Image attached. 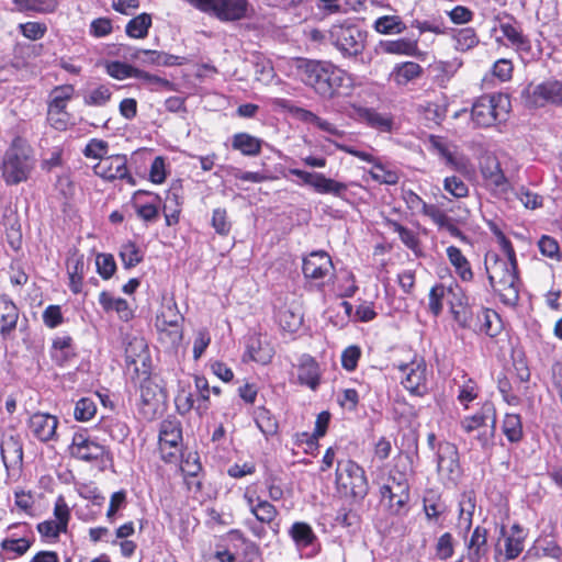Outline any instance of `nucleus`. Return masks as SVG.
Masks as SVG:
<instances>
[{"label":"nucleus","instance_id":"1","mask_svg":"<svg viewBox=\"0 0 562 562\" xmlns=\"http://www.w3.org/2000/svg\"><path fill=\"white\" fill-rule=\"evenodd\" d=\"M297 76L324 99L339 93V89L350 85V78L342 69L329 61L297 60Z\"/></svg>","mask_w":562,"mask_h":562},{"label":"nucleus","instance_id":"2","mask_svg":"<svg viewBox=\"0 0 562 562\" xmlns=\"http://www.w3.org/2000/svg\"><path fill=\"white\" fill-rule=\"evenodd\" d=\"M484 267L491 288L503 304L514 307L519 301L517 261L505 260L495 252H487Z\"/></svg>","mask_w":562,"mask_h":562},{"label":"nucleus","instance_id":"3","mask_svg":"<svg viewBox=\"0 0 562 562\" xmlns=\"http://www.w3.org/2000/svg\"><path fill=\"white\" fill-rule=\"evenodd\" d=\"M36 164L34 150L22 137H15L5 150L1 162V175L9 186L24 182Z\"/></svg>","mask_w":562,"mask_h":562},{"label":"nucleus","instance_id":"4","mask_svg":"<svg viewBox=\"0 0 562 562\" xmlns=\"http://www.w3.org/2000/svg\"><path fill=\"white\" fill-rule=\"evenodd\" d=\"M497 414L493 402L485 401L472 415L460 420V428L465 434L479 431L475 439L485 449L492 445L496 431Z\"/></svg>","mask_w":562,"mask_h":562},{"label":"nucleus","instance_id":"5","mask_svg":"<svg viewBox=\"0 0 562 562\" xmlns=\"http://www.w3.org/2000/svg\"><path fill=\"white\" fill-rule=\"evenodd\" d=\"M338 490L355 499H363L369 491L364 470L352 460H340L336 468Z\"/></svg>","mask_w":562,"mask_h":562},{"label":"nucleus","instance_id":"6","mask_svg":"<svg viewBox=\"0 0 562 562\" xmlns=\"http://www.w3.org/2000/svg\"><path fill=\"white\" fill-rule=\"evenodd\" d=\"M366 38L367 32L350 23L334 24L329 30L330 43L346 57L360 55Z\"/></svg>","mask_w":562,"mask_h":562},{"label":"nucleus","instance_id":"7","mask_svg":"<svg viewBox=\"0 0 562 562\" xmlns=\"http://www.w3.org/2000/svg\"><path fill=\"white\" fill-rule=\"evenodd\" d=\"M382 499L387 503L390 510L400 514L409 501V483L406 473L393 469L380 487Z\"/></svg>","mask_w":562,"mask_h":562},{"label":"nucleus","instance_id":"8","mask_svg":"<svg viewBox=\"0 0 562 562\" xmlns=\"http://www.w3.org/2000/svg\"><path fill=\"white\" fill-rule=\"evenodd\" d=\"M70 454L85 462H104L109 450L87 432H76L69 447Z\"/></svg>","mask_w":562,"mask_h":562},{"label":"nucleus","instance_id":"9","mask_svg":"<svg viewBox=\"0 0 562 562\" xmlns=\"http://www.w3.org/2000/svg\"><path fill=\"white\" fill-rule=\"evenodd\" d=\"M125 362L133 375H149L151 360L148 345L143 337L128 338L125 347Z\"/></svg>","mask_w":562,"mask_h":562},{"label":"nucleus","instance_id":"10","mask_svg":"<svg viewBox=\"0 0 562 562\" xmlns=\"http://www.w3.org/2000/svg\"><path fill=\"white\" fill-rule=\"evenodd\" d=\"M138 413L145 420H154L162 412L166 398L164 390L146 376L140 384Z\"/></svg>","mask_w":562,"mask_h":562},{"label":"nucleus","instance_id":"11","mask_svg":"<svg viewBox=\"0 0 562 562\" xmlns=\"http://www.w3.org/2000/svg\"><path fill=\"white\" fill-rule=\"evenodd\" d=\"M521 98L535 105L548 103L562 105V82L549 79L538 85L529 83L520 92Z\"/></svg>","mask_w":562,"mask_h":562},{"label":"nucleus","instance_id":"12","mask_svg":"<svg viewBox=\"0 0 562 562\" xmlns=\"http://www.w3.org/2000/svg\"><path fill=\"white\" fill-rule=\"evenodd\" d=\"M437 471L442 480L451 484H457L462 470L456 445L448 441H443L438 445Z\"/></svg>","mask_w":562,"mask_h":562},{"label":"nucleus","instance_id":"13","mask_svg":"<svg viewBox=\"0 0 562 562\" xmlns=\"http://www.w3.org/2000/svg\"><path fill=\"white\" fill-rule=\"evenodd\" d=\"M402 372V385L415 396H424L428 392L427 367L424 360H414L398 367Z\"/></svg>","mask_w":562,"mask_h":562},{"label":"nucleus","instance_id":"14","mask_svg":"<svg viewBox=\"0 0 562 562\" xmlns=\"http://www.w3.org/2000/svg\"><path fill=\"white\" fill-rule=\"evenodd\" d=\"M97 176L109 180H126L131 186H135V179L127 169V158L125 155H112L102 158L95 166Z\"/></svg>","mask_w":562,"mask_h":562},{"label":"nucleus","instance_id":"15","mask_svg":"<svg viewBox=\"0 0 562 562\" xmlns=\"http://www.w3.org/2000/svg\"><path fill=\"white\" fill-rule=\"evenodd\" d=\"M290 172L300 178L305 184L313 187L321 194H333L341 198L347 191L345 183L326 178L323 173L308 172L301 169H291Z\"/></svg>","mask_w":562,"mask_h":562},{"label":"nucleus","instance_id":"16","mask_svg":"<svg viewBox=\"0 0 562 562\" xmlns=\"http://www.w3.org/2000/svg\"><path fill=\"white\" fill-rule=\"evenodd\" d=\"M302 270L306 279L322 281L333 274L334 265L326 251L318 250L303 259Z\"/></svg>","mask_w":562,"mask_h":562},{"label":"nucleus","instance_id":"17","mask_svg":"<svg viewBox=\"0 0 562 562\" xmlns=\"http://www.w3.org/2000/svg\"><path fill=\"white\" fill-rule=\"evenodd\" d=\"M352 116L381 133H392L397 130L394 117L390 113L379 112L376 108H355Z\"/></svg>","mask_w":562,"mask_h":562},{"label":"nucleus","instance_id":"18","mask_svg":"<svg viewBox=\"0 0 562 562\" xmlns=\"http://www.w3.org/2000/svg\"><path fill=\"white\" fill-rule=\"evenodd\" d=\"M0 452L7 470L20 468L23 463V443L15 431L5 432L0 442Z\"/></svg>","mask_w":562,"mask_h":562},{"label":"nucleus","instance_id":"19","mask_svg":"<svg viewBox=\"0 0 562 562\" xmlns=\"http://www.w3.org/2000/svg\"><path fill=\"white\" fill-rule=\"evenodd\" d=\"M480 169L482 177L495 192L506 193L509 190L510 183L505 177L501 164L495 156L488 155L484 157L481 161Z\"/></svg>","mask_w":562,"mask_h":562},{"label":"nucleus","instance_id":"20","mask_svg":"<svg viewBox=\"0 0 562 562\" xmlns=\"http://www.w3.org/2000/svg\"><path fill=\"white\" fill-rule=\"evenodd\" d=\"M248 0H218L209 15L221 22H236L248 15Z\"/></svg>","mask_w":562,"mask_h":562},{"label":"nucleus","instance_id":"21","mask_svg":"<svg viewBox=\"0 0 562 562\" xmlns=\"http://www.w3.org/2000/svg\"><path fill=\"white\" fill-rule=\"evenodd\" d=\"M426 144L428 150L442 158L447 166L456 170H461L465 167L463 158L458 157L457 155V146L449 143L443 137L438 135H429Z\"/></svg>","mask_w":562,"mask_h":562},{"label":"nucleus","instance_id":"22","mask_svg":"<svg viewBox=\"0 0 562 562\" xmlns=\"http://www.w3.org/2000/svg\"><path fill=\"white\" fill-rule=\"evenodd\" d=\"M497 20L499 30L513 47L521 50L530 49L529 40L522 34L519 23L513 15L504 13L503 16L498 15Z\"/></svg>","mask_w":562,"mask_h":562},{"label":"nucleus","instance_id":"23","mask_svg":"<svg viewBox=\"0 0 562 562\" xmlns=\"http://www.w3.org/2000/svg\"><path fill=\"white\" fill-rule=\"evenodd\" d=\"M58 419L49 414L36 413L29 420V427L35 438L46 442L55 439Z\"/></svg>","mask_w":562,"mask_h":562},{"label":"nucleus","instance_id":"24","mask_svg":"<svg viewBox=\"0 0 562 562\" xmlns=\"http://www.w3.org/2000/svg\"><path fill=\"white\" fill-rule=\"evenodd\" d=\"M509 108H471L470 119L475 127H490L506 122Z\"/></svg>","mask_w":562,"mask_h":562},{"label":"nucleus","instance_id":"25","mask_svg":"<svg viewBox=\"0 0 562 562\" xmlns=\"http://www.w3.org/2000/svg\"><path fill=\"white\" fill-rule=\"evenodd\" d=\"M19 308L7 295H0V335L9 337L16 328Z\"/></svg>","mask_w":562,"mask_h":562},{"label":"nucleus","instance_id":"26","mask_svg":"<svg viewBox=\"0 0 562 562\" xmlns=\"http://www.w3.org/2000/svg\"><path fill=\"white\" fill-rule=\"evenodd\" d=\"M468 554L467 558L470 562H480L488 553L487 544V530L477 526L470 540L467 542Z\"/></svg>","mask_w":562,"mask_h":562},{"label":"nucleus","instance_id":"27","mask_svg":"<svg viewBox=\"0 0 562 562\" xmlns=\"http://www.w3.org/2000/svg\"><path fill=\"white\" fill-rule=\"evenodd\" d=\"M297 379L302 385L316 390L319 384V367L313 357L303 355L300 358Z\"/></svg>","mask_w":562,"mask_h":562},{"label":"nucleus","instance_id":"28","mask_svg":"<svg viewBox=\"0 0 562 562\" xmlns=\"http://www.w3.org/2000/svg\"><path fill=\"white\" fill-rule=\"evenodd\" d=\"M132 57L144 65L173 66L181 65L183 57L158 50L137 49Z\"/></svg>","mask_w":562,"mask_h":562},{"label":"nucleus","instance_id":"29","mask_svg":"<svg viewBox=\"0 0 562 562\" xmlns=\"http://www.w3.org/2000/svg\"><path fill=\"white\" fill-rule=\"evenodd\" d=\"M476 497L473 491L463 492L459 499V528L469 531L472 526V518L475 510Z\"/></svg>","mask_w":562,"mask_h":562},{"label":"nucleus","instance_id":"30","mask_svg":"<svg viewBox=\"0 0 562 562\" xmlns=\"http://www.w3.org/2000/svg\"><path fill=\"white\" fill-rule=\"evenodd\" d=\"M447 257L462 281L469 282L473 279L471 265L458 247L449 246L447 248Z\"/></svg>","mask_w":562,"mask_h":562},{"label":"nucleus","instance_id":"31","mask_svg":"<svg viewBox=\"0 0 562 562\" xmlns=\"http://www.w3.org/2000/svg\"><path fill=\"white\" fill-rule=\"evenodd\" d=\"M381 52L393 55L413 56L418 50L417 42L411 38H398L394 41H381Z\"/></svg>","mask_w":562,"mask_h":562},{"label":"nucleus","instance_id":"32","mask_svg":"<svg viewBox=\"0 0 562 562\" xmlns=\"http://www.w3.org/2000/svg\"><path fill=\"white\" fill-rule=\"evenodd\" d=\"M384 225L396 233L401 241L413 252L418 254L420 250V243L418 236L409 228L403 226L397 221L385 218Z\"/></svg>","mask_w":562,"mask_h":562},{"label":"nucleus","instance_id":"33","mask_svg":"<svg viewBox=\"0 0 562 562\" xmlns=\"http://www.w3.org/2000/svg\"><path fill=\"white\" fill-rule=\"evenodd\" d=\"M262 140L247 133L233 136L232 146L245 156H257L261 153Z\"/></svg>","mask_w":562,"mask_h":562},{"label":"nucleus","instance_id":"34","mask_svg":"<svg viewBox=\"0 0 562 562\" xmlns=\"http://www.w3.org/2000/svg\"><path fill=\"white\" fill-rule=\"evenodd\" d=\"M99 303L105 312L115 311L119 317L123 321H128L132 317V311L124 299L114 297L110 293L103 291L99 295Z\"/></svg>","mask_w":562,"mask_h":562},{"label":"nucleus","instance_id":"35","mask_svg":"<svg viewBox=\"0 0 562 562\" xmlns=\"http://www.w3.org/2000/svg\"><path fill=\"white\" fill-rule=\"evenodd\" d=\"M479 329L490 337H496L503 329L499 315L490 308L482 310L477 314Z\"/></svg>","mask_w":562,"mask_h":562},{"label":"nucleus","instance_id":"36","mask_svg":"<svg viewBox=\"0 0 562 562\" xmlns=\"http://www.w3.org/2000/svg\"><path fill=\"white\" fill-rule=\"evenodd\" d=\"M289 533L299 549L307 548L317 540L312 527L303 521L294 522Z\"/></svg>","mask_w":562,"mask_h":562},{"label":"nucleus","instance_id":"37","mask_svg":"<svg viewBox=\"0 0 562 562\" xmlns=\"http://www.w3.org/2000/svg\"><path fill=\"white\" fill-rule=\"evenodd\" d=\"M183 321L175 302L162 305L161 312L157 315L156 327L158 330H166L168 326H181Z\"/></svg>","mask_w":562,"mask_h":562},{"label":"nucleus","instance_id":"38","mask_svg":"<svg viewBox=\"0 0 562 562\" xmlns=\"http://www.w3.org/2000/svg\"><path fill=\"white\" fill-rule=\"evenodd\" d=\"M251 514L259 522L269 525L274 533L278 532L279 524H274L278 510L274 505L266 499L257 498L256 508H252Z\"/></svg>","mask_w":562,"mask_h":562},{"label":"nucleus","instance_id":"39","mask_svg":"<svg viewBox=\"0 0 562 562\" xmlns=\"http://www.w3.org/2000/svg\"><path fill=\"white\" fill-rule=\"evenodd\" d=\"M255 79L263 85L270 83L274 78L271 60L261 54H254L251 58Z\"/></svg>","mask_w":562,"mask_h":562},{"label":"nucleus","instance_id":"40","mask_svg":"<svg viewBox=\"0 0 562 562\" xmlns=\"http://www.w3.org/2000/svg\"><path fill=\"white\" fill-rule=\"evenodd\" d=\"M454 48L465 53L476 47L480 43L479 35L473 27H462L453 32Z\"/></svg>","mask_w":562,"mask_h":562},{"label":"nucleus","instance_id":"41","mask_svg":"<svg viewBox=\"0 0 562 562\" xmlns=\"http://www.w3.org/2000/svg\"><path fill=\"white\" fill-rule=\"evenodd\" d=\"M373 29L380 34L395 35L403 33L406 25L398 15H383L374 21Z\"/></svg>","mask_w":562,"mask_h":562},{"label":"nucleus","instance_id":"42","mask_svg":"<svg viewBox=\"0 0 562 562\" xmlns=\"http://www.w3.org/2000/svg\"><path fill=\"white\" fill-rule=\"evenodd\" d=\"M502 431L509 442H519L524 437L521 417L518 414H506L502 424Z\"/></svg>","mask_w":562,"mask_h":562},{"label":"nucleus","instance_id":"43","mask_svg":"<svg viewBox=\"0 0 562 562\" xmlns=\"http://www.w3.org/2000/svg\"><path fill=\"white\" fill-rule=\"evenodd\" d=\"M255 423L266 437L276 435L279 428L277 418L269 409L262 406L258 407L255 412Z\"/></svg>","mask_w":562,"mask_h":562},{"label":"nucleus","instance_id":"44","mask_svg":"<svg viewBox=\"0 0 562 562\" xmlns=\"http://www.w3.org/2000/svg\"><path fill=\"white\" fill-rule=\"evenodd\" d=\"M142 195H153V198L157 201H159L160 198L158 194H153V193L144 191V190H138L134 193V200H135L134 207H135L136 214L138 215V217H140L145 222H153L158 216V207L154 203L139 204L137 202V200Z\"/></svg>","mask_w":562,"mask_h":562},{"label":"nucleus","instance_id":"45","mask_svg":"<svg viewBox=\"0 0 562 562\" xmlns=\"http://www.w3.org/2000/svg\"><path fill=\"white\" fill-rule=\"evenodd\" d=\"M151 26V16L148 13H140L128 21L125 27L126 34L132 38H144Z\"/></svg>","mask_w":562,"mask_h":562},{"label":"nucleus","instance_id":"46","mask_svg":"<svg viewBox=\"0 0 562 562\" xmlns=\"http://www.w3.org/2000/svg\"><path fill=\"white\" fill-rule=\"evenodd\" d=\"M182 439L181 429L171 422H164L159 431V445L160 449H164L165 446H169L171 448L178 447L179 442Z\"/></svg>","mask_w":562,"mask_h":562},{"label":"nucleus","instance_id":"47","mask_svg":"<svg viewBox=\"0 0 562 562\" xmlns=\"http://www.w3.org/2000/svg\"><path fill=\"white\" fill-rule=\"evenodd\" d=\"M106 72L115 79L123 80L126 78H143L148 77L142 70L132 67L122 61H111L106 65Z\"/></svg>","mask_w":562,"mask_h":562},{"label":"nucleus","instance_id":"48","mask_svg":"<svg viewBox=\"0 0 562 562\" xmlns=\"http://www.w3.org/2000/svg\"><path fill=\"white\" fill-rule=\"evenodd\" d=\"M422 213L431 218V221L439 227H446L451 232V234L462 236V233L451 224L450 218L437 205L427 204Z\"/></svg>","mask_w":562,"mask_h":562},{"label":"nucleus","instance_id":"49","mask_svg":"<svg viewBox=\"0 0 562 562\" xmlns=\"http://www.w3.org/2000/svg\"><path fill=\"white\" fill-rule=\"evenodd\" d=\"M85 274L83 256L77 257L68 263L69 288L74 293H80Z\"/></svg>","mask_w":562,"mask_h":562},{"label":"nucleus","instance_id":"50","mask_svg":"<svg viewBox=\"0 0 562 562\" xmlns=\"http://www.w3.org/2000/svg\"><path fill=\"white\" fill-rule=\"evenodd\" d=\"M248 353L254 361L267 363L272 358V349L263 345L259 337H251L247 346Z\"/></svg>","mask_w":562,"mask_h":562},{"label":"nucleus","instance_id":"51","mask_svg":"<svg viewBox=\"0 0 562 562\" xmlns=\"http://www.w3.org/2000/svg\"><path fill=\"white\" fill-rule=\"evenodd\" d=\"M178 199V193L175 190H169L166 194L162 211L168 226L175 225L179 221L180 204Z\"/></svg>","mask_w":562,"mask_h":562},{"label":"nucleus","instance_id":"52","mask_svg":"<svg viewBox=\"0 0 562 562\" xmlns=\"http://www.w3.org/2000/svg\"><path fill=\"white\" fill-rule=\"evenodd\" d=\"M422 67L414 61H406L396 67L394 78L398 85H406L407 82L418 78L422 74Z\"/></svg>","mask_w":562,"mask_h":562},{"label":"nucleus","instance_id":"53","mask_svg":"<svg viewBox=\"0 0 562 562\" xmlns=\"http://www.w3.org/2000/svg\"><path fill=\"white\" fill-rule=\"evenodd\" d=\"M97 413V403L91 397H82L76 402L74 417L78 422H89Z\"/></svg>","mask_w":562,"mask_h":562},{"label":"nucleus","instance_id":"54","mask_svg":"<svg viewBox=\"0 0 562 562\" xmlns=\"http://www.w3.org/2000/svg\"><path fill=\"white\" fill-rule=\"evenodd\" d=\"M120 257L124 268L131 269L143 261V254L135 243L128 241L122 245Z\"/></svg>","mask_w":562,"mask_h":562},{"label":"nucleus","instance_id":"55","mask_svg":"<svg viewBox=\"0 0 562 562\" xmlns=\"http://www.w3.org/2000/svg\"><path fill=\"white\" fill-rule=\"evenodd\" d=\"M278 321L283 330L295 333L302 326L303 317L291 310H283L279 312Z\"/></svg>","mask_w":562,"mask_h":562},{"label":"nucleus","instance_id":"56","mask_svg":"<svg viewBox=\"0 0 562 562\" xmlns=\"http://www.w3.org/2000/svg\"><path fill=\"white\" fill-rule=\"evenodd\" d=\"M33 540L26 537H21L16 539L7 538L1 541L0 547L2 550L8 552H13L18 557L25 554L29 549L32 547Z\"/></svg>","mask_w":562,"mask_h":562},{"label":"nucleus","instance_id":"57","mask_svg":"<svg viewBox=\"0 0 562 562\" xmlns=\"http://www.w3.org/2000/svg\"><path fill=\"white\" fill-rule=\"evenodd\" d=\"M66 108H48L47 121L55 130L64 131L70 124V115Z\"/></svg>","mask_w":562,"mask_h":562},{"label":"nucleus","instance_id":"58","mask_svg":"<svg viewBox=\"0 0 562 562\" xmlns=\"http://www.w3.org/2000/svg\"><path fill=\"white\" fill-rule=\"evenodd\" d=\"M443 189L457 199L465 198L469 194L468 184L457 176L447 177L443 180Z\"/></svg>","mask_w":562,"mask_h":562},{"label":"nucleus","instance_id":"59","mask_svg":"<svg viewBox=\"0 0 562 562\" xmlns=\"http://www.w3.org/2000/svg\"><path fill=\"white\" fill-rule=\"evenodd\" d=\"M14 2L24 10L47 13L56 8L55 0H14Z\"/></svg>","mask_w":562,"mask_h":562},{"label":"nucleus","instance_id":"60","mask_svg":"<svg viewBox=\"0 0 562 562\" xmlns=\"http://www.w3.org/2000/svg\"><path fill=\"white\" fill-rule=\"evenodd\" d=\"M95 266L98 273L105 280L110 279L116 270V263L111 254H99Z\"/></svg>","mask_w":562,"mask_h":562},{"label":"nucleus","instance_id":"61","mask_svg":"<svg viewBox=\"0 0 562 562\" xmlns=\"http://www.w3.org/2000/svg\"><path fill=\"white\" fill-rule=\"evenodd\" d=\"M538 247L543 256L558 261L561 259L560 246L555 238L542 235L538 241Z\"/></svg>","mask_w":562,"mask_h":562},{"label":"nucleus","instance_id":"62","mask_svg":"<svg viewBox=\"0 0 562 562\" xmlns=\"http://www.w3.org/2000/svg\"><path fill=\"white\" fill-rule=\"evenodd\" d=\"M212 226L215 229V232L222 236H226L229 234L232 224L228 221L227 212L225 209L217 207L213 211Z\"/></svg>","mask_w":562,"mask_h":562},{"label":"nucleus","instance_id":"63","mask_svg":"<svg viewBox=\"0 0 562 562\" xmlns=\"http://www.w3.org/2000/svg\"><path fill=\"white\" fill-rule=\"evenodd\" d=\"M454 540L450 532L441 535L436 543V555L440 560H447L453 555Z\"/></svg>","mask_w":562,"mask_h":562},{"label":"nucleus","instance_id":"64","mask_svg":"<svg viewBox=\"0 0 562 562\" xmlns=\"http://www.w3.org/2000/svg\"><path fill=\"white\" fill-rule=\"evenodd\" d=\"M446 288L443 284H436L430 289L428 306L435 316H438L442 312Z\"/></svg>","mask_w":562,"mask_h":562}]
</instances>
